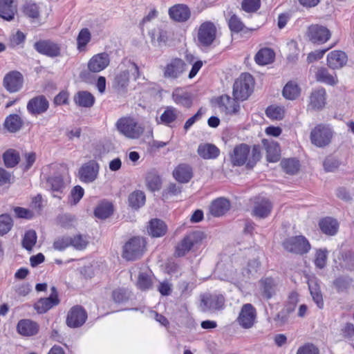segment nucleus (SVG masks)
Wrapping results in <instances>:
<instances>
[{"instance_id":"1","label":"nucleus","mask_w":354,"mask_h":354,"mask_svg":"<svg viewBox=\"0 0 354 354\" xmlns=\"http://www.w3.org/2000/svg\"><path fill=\"white\" fill-rule=\"evenodd\" d=\"M140 75V73L138 65L130 60H124L118 67L113 80L112 86L119 93L125 94L128 91L131 77L136 80Z\"/></svg>"},{"instance_id":"2","label":"nucleus","mask_w":354,"mask_h":354,"mask_svg":"<svg viewBox=\"0 0 354 354\" xmlns=\"http://www.w3.org/2000/svg\"><path fill=\"white\" fill-rule=\"evenodd\" d=\"M250 148L246 144L236 145L230 153V160L234 166H242L246 164L249 168H252L261 158V151L259 146L254 145L250 155Z\"/></svg>"},{"instance_id":"3","label":"nucleus","mask_w":354,"mask_h":354,"mask_svg":"<svg viewBox=\"0 0 354 354\" xmlns=\"http://www.w3.org/2000/svg\"><path fill=\"white\" fill-rule=\"evenodd\" d=\"M115 127L120 134L129 139H138L144 133V127L133 117H122Z\"/></svg>"},{"instance_id":"4","label":"nucleus","mask_w":354,"mask_h":354,"mask_svg":"<svg viewBox=\"0 0 354 354\" xmlns=\"http://www.w3.org/2000/svg\"><path fill=\"white\" fill-rule=\"evenodd\" d=\"M334 135L335 131L331 125L320 123L311 130L310 139L313 145L324 148L331 143Z\"/></svg>"},{"instance_id":"5","label":"nucleus","mask_w":354,"mask_h":354,"mask_svg":"<svg viewBox=\"0 0 354 354\" xmlns=\"http://www.w3.org/2000/svg\"><path fill=\"white\" fill-rule=\"evenodd\" d=\"M254 79L249 73H242L233 86V96L237 100H245L253 91Z\"/></svg>"},{"instance_id":"6","label":"nucleus","mask_w":354,"mask_h":354,"mask_svg":"<svg viewBox=\"0 0 354 354\" xmlns=\"http://www.w3.org/2000/svg\"><path fill=\"white\" fill-rule=\"evenodd\" d=\"M145 240L142 237H133L123 247L122 257L134 261L141 257L145 249Z\"/></svg>"},{"instance_id":"7","label":"nucleus","mask_w":354,"mask_h":354,"mask_svg":"<svg viewBox=\"0 0 354 354\" xmlns=\"http://www.w3.org/2000/svg\"><path fill=\"white\" fill-rule=\"evenodd\" d=\"M217 27L210 21L203 22L198 27L197 32V41L204 47L210 46L215 41L217 37Z\"/></svg>"},{"instance_id":"8","label":"nucleus","mask_w":354,"mask_h":354,"mask_svg":"<svg viewBox=\"0 0 354 354\" xmlns=\"http://www.w3.org/2000/svg\"><path fill=\"white\" fill-rule=\"evenodd\" d=\"M204 238L201 231H194L187 234L176 245L175 254L177 257L185 256L194 245L198 244Z\"/></svg>"},{"instance_id":"9","label":"nucleus","mask_w":354,"mask_h":354,"mask_svg":"<svg viewBox=\"0 0 354 354\" xmlns=\"http://www.w3.org/2000/svg\"><path fill=\"white\" fill-rule=\"evenodd\" d=\"M186 71V64L180 58L171 59L162 68L163 77L169 80L180 78Z\"/></svg>"},{"instance_id":"10","label":"nucleus","mask_w":354,"mask_h":354,"mask_svg":"<svg viewBox=\"0 0 354 354\" xmlns=\"http://www.w3.org/2000/svg\"><path fill=\"white\" fill-rule=\"evenodd\" d=\"M283 246L290 252L303 254L310 250L308 241L304 236L290 237L284 241Z\"/></svg>"},{"instance_id":"11","label":"nucleus","mask_w":354,"mask_h":354,"mask_svg":"<svg viewBox=\"0 0 354 354\" xmlns=\"http://www.w3.org/2000/svg\"><path fill=\"white\" fill-rule=\"evenodd\" d=\"M257 318V311L251 304H243L236 319L238 324L245 329L252 328Z\"/></svg>"},{"instance_id":"12","label":"nucleus","mask_w":354,"mask_h":354,"mask_svg":"<svg viewBox=\"0 0 354 354\" xmlns=\"http://www.w3.org/2000/svg\"><path fill=\"white\" fill-rule=\"evenodd\" d=\"M330 36L331 33L326 27L318 24L310 26L307 30V37L313 44H324Z\"/></svg>"},{"instance_id":"13","label":"nucleus","mask_w":354,"mask_h":354,"mask_svg":"<svg viewBox=\"0 0 354 354\" xmlns=\"http://www.w3.org/2000/svg\"><path fill=\"white\" fill-rule=\"evenodd\" d=\"M87 318L86 310L79 305L73 306L68 312L66 323L70 328H78L84 324Z\"/></svg>"},{"instance_id":"14","label":"nucleus","mask_w":354,"mask_h":354,"mask_svg":"<svg viewBox=\"0 0 354 354\" xmlns=\"http://www.w3.org/2000/svg\"><path fill=\"white\" fill-rule=\"evenodd\" d=\"M59 304L58 294L55 286L51 288V293L48 297L41 298L34 305V308L39 313H45L53 307Z\"/></svg>"},{"instance_id":"15","label":"nucleus","mask_w":354,"mask_h":354,"mask_svg":"<svg viewBox=\"0 0 354 354\" xmlns=\"http://www.w3.org/2000/svg\"><path fill=\"white\" fill-rule=\"evenodd\" d=\"M238 100L234 98H231L227 95H221L217 100L218 108L222 113L227 115H236L240 110V105Z\"/></svg>"},{"instance_id":"16","label":"nucleus","mask_w":354,"mask_h":354,"mask_svg":"<svg viewBox=\"0 0 354 354\" xmlns=\"http://www.w3.org/2000/svg\"><path fill=\"white\" fill-rule=\"evenodd\" d=\"M34 48L39 53L50 57L60 54V46L51 40H39L35 43Z\"/></svg>"},{"instance_id":"17","label":"nucleus","mask_w":354,"mask_h":354,"mask_svg":"<svg viewBox=\"0 0 354 354\" xmlns=\"http://www.w3.org/2000/svg\"><path fill=\"white\" fill-rule=\"evenodd\" d=\"M225 298L222 295H210L201 299V308L203 311H214L223 308Z\"/></svg>"},{"instance_id":"18","label":"nucleus","mask_w":354,"mask_h":354,"mask_svg":"<svg viewBox=\"0 0 354 354\" xmlns=\"http://www.w3.org/2000/svg\"><path fill=\"white\" fill-rule=\"evenodd\" d=\"M272 209V203L266 198L256 199L252 211V215L258 218H266L270 216Z\"/></svg>"},{"instance_id":"19","label":"nucleus","mask_w":354,"mask_h":354,"mask_svg":"<svg viewBox=\"0 0 354 354\" xmlns=\"http://www.w3.org/2000/svg\"><path fill=\"white\" fill-rule=\"evenodd\" d=\"M49 106V102L44 95H38L29 100L27 110L32 115H40L45 113Z\"/></svg>"},{"instance_id":"20","label":"nucleus","mask_w":354,"mask_h":354,"mask_svg":"<svg viewBox=\"0 0 354 354\" xmlns=\"http://www.w3.org/2000/svg\"><path fill=\"white\" fill-rule=\"evenodd\" d=\"M39 330V324L30 319H23L17 325V333L24 337H32L37 335Z\"/></svg>"},{"instance_id":"21","label":"nucleus","mask_w":354,"mask_h":354,"mask_svg":"<svg viewBox=\"0 0 354 354\" xmlns=\"http://www.w3.org/2000/svg\"><path fill=\"white\" fill-rule=\"evenodd\" d=\"M169 17L177 22H185L191 16V12L187 6L182 3L176 4L168 10Z\"/></svg>"},{"instance_id":"22","label":"nucleus","mask_w":354,"mask_h":354,"mask_svg":"<svg viewBox=\"0 0 354 354\" xmlns=\"http://www.w3.org/2000/svg\"><path fill=\"white\" fill-rule=\"evenodd\" d=\"M5 88L10 93L18 91L23 85V76L17 71L8 73L3 79Z\"/></svg>"},{"instance_id":"23","label":"nucleus","mask_w":354,"mask_h":354,"mask_svg":"<svg viewBox=\"0 0 354 354\" xmlns=\"http://www.w3.org/2000/svg\"><path fill=\"white\" fill-rule=\"evenodd\" d=\"M348 62L346 53L342 50H333L327 55V65L332 69H340Z\"/></svg>"},{"instance_id":"24","label":"nucleus","mask_w":354,"mask_h":354,"mask_svg":"<svg viewBox=\"0 0 354 354\" xmlns=\"http://www.w3.org/2000/svg\"><path fill=\"white\" fill-rule=\"evenodd\" d=\"M326 102V92L324 88H317L312 91L309 96L308 106L314 110L322 109Z\"/></svg>"},{"instance_id":"25","label":"nucleus","mask_w":354,"mask_h":354,"mask_svg":"<svg viewBox=\"0 0 354 354\" xmlns=\"http://www.w3.org/2000/svg\"><path fill=\"white\" fill-rule=\"evenodd\" d=\"M171 97L178 105L189 108L192 105V95L185 88L178 87L174 89Z\"/></svg>"},{"instance_id":"26","label":"nucleus","mask_w":354,"mask_h":354,"mask_svg":"<svg viewBox=\"0 0 354 354\" xmlns=\"http://www.w3.org/2000/svg\"><path fill=\"white\" fill-rule=\"evenodd\" d=\"M110 62L109 55L102 53L90 59V71L100 72L106 68Z\"/></svg>"},{"instance_id":"27","label":"nucleus","mask_w":354,"mask_h":354,"mask_svg":"<svg viewBox=\"0 0 354 354\" xmlns=\"http://www.w3.org/2000/svg\"><path fill=\"white\" fill-rule=\"evenodd\" d=\"M230 207V201L224 198H218L212 201L210 207V213L216 217L224 215Z\"/></svg>"},{"instance_id":"28","label":"nucleus","mask_w":354,"mask_h":354,"mask_svg":"<svg viewBox=\"0 0 354 354\" xmlns=\"http://www.w3.org/2000/svg\"><path fill=\"white\" fill-rule=\"evenodd\" d=\"M173 176L179 183H188L193 176L192 169L189 165L180 164L174 170Z\"/></svg>"},{"instance_id":"29","label":"nucleus","mask_w":354,"mask_h":354,"mask_svg":"<svg viewBox=\"0 0 354 354\" xmlns=\"http://www.w3.org/2000/svg\"><path fill=\"white\" fill-rule=\"evenodd\" d=\"M197 153L203 159H214L219 156L220 150L214 145L202 143L198 145Z\"/></svg>"},{"instance_id":"30","label":"nucleus","mask_w":354,"mask_h":354,"mask_svg":"<svg viewBox=\"0 0 354 354\" xmlns=\"http://www.w3.org/2000/svg\"><path fill=\"white\" fill-rule=\"evenodd\" d=\"M263 144L266 147L268 161L272 162H277L280 158V148L278 143L274 141L263 140Z\"/></svg>"},{"instance_id":"31","label":"nucleus","mask_w":354,"mask_h":354,"mask_svg":"<svg viewBox=\"0 0 354 354\" xmlns=\"http://www.w3.org/2000/svg\"><path fill=\"white\" fill-rule=\"evenodd\" d=\"M147 230L151 236L160 237L166 234L167 227L162 221L154 218L150 221Z\"/></svg>"},{"instance_id":"32","label":"nucleus","mask_w":354,"mask_h":354,"mask_svg":"<svg viewBox=\"0 0 354 354\" xmlns=\"http://www.w3.org/2000/svg\"><path fill=\"white\" fill-rule=\"evenodd\" d=\"M319 227L322 232L327 235H335L339 229V223L336 219L326 217L319 221Z\"/></svg>"},{"instance_id":"33","label":"nucleus","mask_w":354,"mask_h":354,"mask_svg":"<svg viewBox=\"0 0 354 354\" xmlns=\"http://www.w3.org/2000/svg\"><path fill=\"white\" fill-rule=\"evenodd\" d=\"M317 81L328 85H335L337 82V77L335 73H330L326 68L322 67L316 73Z\"/></svg>"},{"instance_id":"34","label":"nucleus","mask_w":354,"mask_h":354,"mask_svg":"<svg viewBox=\"0 0 354 354\" xmlns=\"http://www.w3.org/2000/svg\"><path fill=\"white\" fill-rule=\"evenodd\" d=\"M113 212V206L109 201H102L94 210L95 217L100 219H106Z\"/></svg>"},{"instance_id":"35","label":"nucleus","mask_w":354,"mask_h":354,"mask_svg":"<svg viewBox=\"0 0 354 354\" xmlns=\"http://www.w3.org/2000/svg\"><path fill=\"white\" fill-rule=\"evenodd\" d=\"M261 290L263 297L270 299L275 295L277 289V283L272 278H266L261 281Z\"/></svg>"},{"instance_id":"36","label":"nucleus","mask_w":354,"mask_h":354,"mask_svg":"<svg viewBox=\"0 0 354 354\" xmlns=\"http://www.w3.org/2000/svg\"><path fill=\"white\" fill-rule=\"evenodd\" d=\"M274 52L271 48H265L257 53L255 61L259 65H267L274 61Z\"/></svg>"},{"instance_id":"37","label":"nucleus","mask_w":354,"mask_h":354,"mask_svg":"<svg viewBox=\"0 0 354 354\" xmlns=\"http://www.w3.org/2000/svg\"><path fill=\"white\" fill-rule=\"evenodd\" d=\"M15 8L12 0H0V17L7 21L14 18Z\"/></svg>"},{"instance_id":"38","label":"nucleus","mask_w":354,"mask_h":354,"mask_svg":"<svg viewBox=\"0 0 354 354\" xmlns=\"http://www.w3.org/2000/svg\"><path fill=\"white\" fill-rule=\"evenodd\" d=\"M4 125L10 132H17L22 127L23 120L17 114H11L6 118Z\"/></svg>"},{"instance_id":"39","label":"nucleus","mask_w":354,"mask_h":354,"mask_svg":"<svg viewBox=\"0 0 354 354\" xmlns=\"http://www.w3.org/2000/svg\"><path fill=\"white\" fill-rule=\"evenodd\" d=\"M145 200L144 192L139 190L132 192L128 198L129 206L134 209H138L143 206L145 203Z\"/></svg>"},{"instance_id":"40","label":"nucleus","mask_w":354,"mask_h":354,"mask_svg":"<svg viewBox=\"0 0 354 354\" xmlns=\"http://www.w3.org/2000/svg\"><path fill=\"white\" fill-rule=\"evenodd\" d=\"M3 159L6 167L12 168L19 163L20 156L16 150L10 149L4 152Z\"/></svg>"},{"instance_id":"41","label":"nucleus","mask_w":354,"mask_h":354,"mask_svg":"<svg viewBox=\"0 0 354 354\" xmlns=\"http://www.w3.org/2000/svg\"><path fill=\"white\" fill-rule=\"evenodd\" d=\"M300 94V88L297 84L294 82H288L283 89V95L288 100H295Z\"/></svg>"},{"instance_id":"42","label":"nucleus","mask_w":354,"mask_h":354,"mask_svg":"<svg viewBox=\"0 0 354 354\" xmlns=\"http://www.w3.org/2000/svg\"><path fill=\"white\" fill-rule=\"evenodd\" d=\"M180 114V112L173 106H168L160 115L161 122L167 125L170 126V124L174 122Z\"/></svg>"},{"instance_id":"43","label":"nucleus","mask_w":354,"mask_h":354,"mask_svg":"<svg viewBox=\"0 0 354 354\" xmlns=\"http://www.w3.org/2000/svg\"><path fill=\"white\" fill-rule=\"evenodd\" d=\"M308 287L313 301L319 308H322L324 306V301L317 283L314 281H310L308 283Z\"/></svg>"},{"instance_id":"44","label":"nucleus","mask_w":354,"mask_h":354,"mask_svg":"<svg viewBox=\"0 0 354 354\" xmlns=\"http://www.w3.org/2000/svg\"><path fill=\"white\" fill-rule=\"evenodd\" d=\"M37 236L35 230H30L27 231L25 233L22 241L23 247L26 250L31 251L37 242Z\"/></svg>"},{"instance_id":"45","label":"nucleus","mask_w":354,"mask_h":354,"mask_svg":"<svg viewBox=\"0 0 354 354\" xmlns=\"http://www.w3.org/2000/svg\"><path fill=\"white\" fill-rule=\"evenodd\" d=\"M260 268V263L257 259H254L248 261L247 268H244L242 272L243 278H250L254 276ZM244 279H241L243 280Z\"/></svg>"},{"instance_id":"46","label":"nucleus","mask_w":354,"mask_h":354,"mask_svg":"<svg viewBox=\"0 0 354 354\" xmlns=\"http://www.w3.org/2000/svg\"><path fill=\"white\" fill-rule=\"evenodd\" d=\"M146 184L150 191L155 192L160 189L161 180L157 174L149 173L146 177Z\"/></svg>"},{"instance_id":"47","label":"nucleus","mask_w":354,"mask_h":354,"mask_svg":"<svg viewBox=\"0 0 354 354\" xmlns=\"http://www.w3.org/2000/svg\"><path fill=\"white\" fill-rule=\"evenodd\" d=\"M283 169L289 174H295L299 170V161L295 159H285L281 162Z\"/></svg>"},{"instance_id":"48","label":"nucleus","mask_w":354,"mask_h":354,"mask_svg":"<svg viewBox=\"0 0 354 354\" xmlns=\"http://www.w3.org/2000/svg\"><path fill=\"white\" fill-rule=\"evenodd\" d=\"M352 281V279L348 277H340L334 281L333 284L337 292H345L349 289Z\"/></svg>"},{"instance_id":"49","label":"nucleus","mask_w":354,"mask_h":354,"mask_svg":"<svg viewBox=\"0 0 354 354\" xmlns=\"http://www.w3.org/2000/svg\"><path fill=\"white\" fill-rule=\"evenodd\" d=\"M12 225V220L9 215H0V236L7 234L11 230Z\"/></svg>"},{"instance_id":"50","label":"nucleus","mask_w":354,"mask_h":354,"mask_svg":"<svg viewBox=\"0 0 354 354\" xmlns=\"http://www.w3.org/2000/svg\"><path fill=\"white\" fill-rule=\"evenodd\" d=\"M152 281L151 277L147 273L140 272L138 275L137 286L142 290H148L151 287Z\"/></svg>"},{"instance_id":"51","label":"nucleus","mask_w":354,"mask_h":354,"mask_svg":"<svg viewBox=\"0 0 354 354\" xmlns=\"http://www.w3.org/2000/svg\"><path fill=\"white\" fill-rule=\"evenodd\" d=\"M328 258V250L326 249H319L315 254V264L316 267L322 269L326 265Z\"/></svg>"},{"instance_id":"52","label":"nucleus","mask_w":354,"mask_h":354,"mask_svg":"<svg viewBox=\"0 0 354 354\" xmlns=\"http://www.w3.org/2000/svg\"><path fill=\"white\" fill-rule=\"evenodd\" d=\"M266 115L273 120H281L284 115V109L280 106H270L266 111Z\"/></svg>"},{"instance_id":"53","label":"nucleus","mask_w":354,"mask_h":354,"mask_svg":"<svg viewBox=\"0 0 354 354\" xmlns=\"http://www.w3.org/2000/svg\"><path fill=\"white\" fill-rule=\"evenodd\" d=\"M47 185L53 192H61L64 187L63 180L60 176H52L48 178Z\"/></svg>"},{"instance_id":"54","label":"nucleus","mask_w":354,"mask_h":354,"mask_svg":"<svg viewBox=\"0 0 354 354\" xmlns=\"http://www.w3.org/2000/svg\"><path fill=\"white\" fill-rule=\"evenodd\" d=\"M24 12L28 17L36 19L39 15V8L36 3L27 2L24 6Z\"/></svg>"},{"instance_id":"55","label":"nucleus","mask_w":354,"mask_h":354,"mask_svg":"<svg viewBox=\"0 0 354 354\" xmlns=\"http://www.w3.org/2000/svg\"><path fill=\"white\" fill-rule=\"evenodd\" d=\"M77 48L80 51L84 50L88 42V28H83L79 33L77 39Z\"/></svg>"},{"instance_id":"56","label":"nucleus","mask_w":354,"mask_h":354,"mask_svg":"<svg viewBox=\"0 0 354 354\" xmlns=\"http://www.w3.org/2000/svg\"><path fill=\"white\" fill-rule=\"evenodd\" d=\"M112 297L115 302L122 303L129 299V292L127 289L118 288L113 291Z\"/></svg>"},{"instance_id":"57","label":"nucleus","mask_w":354,"mask_h":354,"mask_svg":"<svg viewBox=\"0 0 354 354\" xmlns=\"http://www.w3.org/2000/svg\"><path fill=\"white\" fill-rule=\"evenodd\" d=\"M84 189L79 185L74 187L71 190L68 203L71 205H76L84 196Z\"/></svg>"},{"instance_id":"58","label":"nucleus","mask_w":354,"mask_h":354,"mask_svg":"<svg viewBox=\"0 0 354 354\" xmlns=\"http://www.w3.org/2000/svg\"><path fill=\"white\" fill-rule=\"evenodd\" d=\"M229 28L231 31L239 32L243 30L244 24L241 19L235 15H233L228 21Z\"/></svg>"},{"instance_id":"59","label":"nucleus","mask_w":354,"mask_h":354,"mask_svg":"<svg viewBox=\"0 0 354 354\" xmlns=\"http://www.w3.org/2000/svg\"><path fill=\"white\" fill-rule=\"evenodd\" d=\"M75 103L82 107H88V93L87 91H79L74 96Z\"/></svg>"},{"instance_id":"60","label":"nucleus","mask_w":354,"mask_h":354,"mask_svg":"<svg viewBox=\"0 0 354 354\" xmlns=\"http://www.w3.org/2000/svg\"><path fill=\"white\" fill-rule=\"evenodd\" d=\"M298 301V294L296 292H292L288 296L287 304L286 306V311L287 313H291L295 310Z\"/></svg>"},{"instance_id":"61","label":"nucleus","mask_w":354,"mask_h":354,"mask_svg":"<svg viewBox=\"0 0 354 354\" xmlns=\"http://www.w3.org/2000/svg\"><path fill=\"white\" fill-rule=\"evenodd\" d=\"M324 168L327 172H334L340 166V162L334 158H327L324 162Z\"/></svg>"},{"instance_id":"62","label":"nucleus","mask_w":354,"mask_h":354,"mask_svg":"<svg viewBox=\"0 0 354 354\" xmlns=\"http://www.w3.org/2000/svg\"><path fill=\"white\" fill-rule=\"evenodd\" d=\"M260 7V0H243L242 8L248 12H255Z\"/></svg>"},{"instance_id":"63","label":"nucleus","mask_w":354,"mask_h":354,"mask_svg":"<svg viewBox=\"0 0 354 354\" xmlns=\"http://www.w3.org/2000/svg\"><path fill=\"white\" fill-rule=\"evenodd\" d=\"M71 245V237L62 236L56 239L53 243L55 250L62 251Z\"/></svg>"},{"instance_id":"64","label":"nucleus","mask_w":354,"mask_h":354,"mask_svg":"<svg viewBox=\"0 0 354 354\" xmlns=\"http://www.w3.org/2000/svg\"><path fill=\"white\" fill-rule=\"evenodd\" d=\"M296 354H319V351L313 344H306L298 348Z\"/></svg>"}]
</instances>
